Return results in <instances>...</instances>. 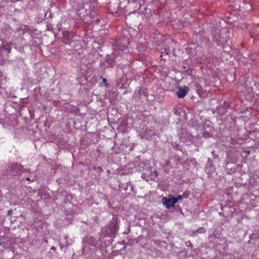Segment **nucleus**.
Returning <instances> with one entry per match:
<instances>
[{"instance_id": "a211bd4d", "label": "nucleus", "mask_w": 259, "mask_h": 259, "mask_svg": "<svg viewBox=\"0 0 259 259\" xmlns=\"http://www.w3.org/2000/svg\"><path fill=\"white\" fill-rule=\"evenodd\" d=\"M7 214L8 215L11 216L13 214V210L11 209L8 211Z\"/></svg>"}, {"instance_id": "423d86ee", "label": "nucleus", "mask_w": 259, "mask_h": 259, "mask_svg": "<svg viewBox=\"0 0 259 259\" xmlns=\"http://www.w3.org/2000/svg\"><path fill=\"white\" fill-rule=\"evenodd\" d=\"M165 200L163 201V204L167 208H170L172 207H174V204L177 203V200L175 199V197L171 196L168 198H164Z\"/></svg>"}, {"instance_id": "5701e85b", "label": "nucleus", "mask_w": 259, "mask_h": 259, "mask_svg": "<svg viewBox=\"0 0 259 259\" xmlns=\"http://www.w3.org/2000/svg\"><path fill=\"white\" fill-rule=\"evenodd\" d=\"M174 1H176L177 3H181L182 1V0H174Z\"/></svg>"}, {"instance_id": "b1692460", "label": "nucleus", "mask_w": 259, "mask_h": 259, "mask_svg": "<svg viewBox=\"0 0 259 259\" xmlns=\"http://www.w3.org/2000/svg\"><path fill=\"white\" fill-rule=\"evenodd\" d=\"M121 188L124 189L125 190H126L127 189V186L121 187Z\"/></svg>"}, {"instance_id": "39448f33", "label": "nucleus", "mask_w": 259, "mask_h": 259, "mask_svg": "<svg viewBox=\"0 0 259 259\" xmlns=\"http://www.w3.org/2000/svg\"><path fill=\"white\" fill-rule=\"evenodd\" d=\"M117 54V53H114V52L111 55H108L106 59V61L104 63H106L105 64L106 67H113L115 61V56Z\"/></svg>"}, {"instance_id": "4be33fe9", "label": "nucleus", "mask_w": 259, "mask_h": 259, "mask_svg": "<svg viewBox=\"0 0 259 259\" xmlns=\"http://www.w3.org/2000/svg\"><path fill=\"white\" fill-rule=\"evenodd\" d=\"M102 78L103 82L105 83L107 81L106 79L103 77H102Z\"/></svg>"}, {"instance_id": "c85d7f7f", "label": "nucleus", "mask_w": 259, "mask_h": 259, "mask_svg": "<svg viewBox=\"0 0 259 259\" xmlns=\"http://www.w3.org/2000/svg\"><path fill=\"white\" fill-rule=\"evenodd\" d=\"M68 238V237H65V239H66Z\"/></svg>"}, {"instance_id": "f257e3e1", "label": "nucleus", "mask_w": 259, "mask_h": 259, "mask_svg": "<svg viewBox=\"0 0 259 259\" xmlns=\"http://www.w3.org/2000/svg\"><path fill=\"white\" fill-rule=\"evenodd\" d=\"M230 32L227 28H223L217 31L214 35L213 41L218 46L224 48L228 45Z\"/></svg>"}, {"instance_id": "aec40b11", "label": "nucleus", "mask_w": 259, "mask_h": 259, "mask_svg": "<svg viewBox=\"0 0 259 259\" xmlns=\"http://www.w3.org/2000/svg\"><path fill=\"white\" fill-rule=\"evenodd\" d=\"M182 196H183V197L187 198L188 196V194H186L185 193H184Z\"/></svg>"}, {"instance_id": "9b49d317", "label": "nucleus", "mask_w": 259, "mask_h": 259, "mask_svg": "<svg viewBox=\"0 0 259 259\" xmlns=\"http://www.w3.org/2000/svg\"><path fill=\"white\" fill-rule=\"evenodd\" d=\"M109 229L110 234H114L118 230V226L116 224L114 223V224H111V225L110 226Z\"/></svg>"}, {"instance_id": "393cba45", "label": "nucleus", "mask_w": 259, "mask_h": 259, "mask_svg": "<svg viewBox=\"0 0 259 259\" xmlns=\"http://www.w3.org/2000/svg\"><path fill=\"white\" fill-rule=\"evenodd\" d=\"M26 180L27 181H30V178H27Z\"/></svg>"}, {"instance_id": "4468645a", "label": "nucleus", "mask_w": 259, "mask_h": 259, "mask_svg": "<svg viewBox=\"0 0 259 259\" xmlns=\"http://www.w3.org/2000/svg\"><path fill=\"white\" fill-rule=\"evenodd\" d=\"M93 169L97 170L100 173H101L103 171L102 168L101 167H94L93 168Z\"/></svg>"}, {"instance_id": "2eb2a0df", "label": "nucleus", "mask_w": 259, "mask_h": 259, "mask_svg": "<svg viewBox=\"0 0 259 259\" xmlns=\"http://www.w3.org/2000/svg\"><path fill=\"white\" fill-rule=\"evenodd\" d=\"M183 198V196L179 195L177 198H175V199L177 200V202L178 201V200H181Z\"/></svg>"}, {"instance_id": "cd10ccee", "label": "nucleus", "mask_w": 259, "mask_h": 259, "mask_svg": "<svg viewBox=\"0 0 259 259\" xmlns=\"http://www.w3.org/2000/svg\"><path fill=\"white\" fill-rule=\"evenodd\" d=\"M250 154V151L247 152V154L249 155Z\"/></svg>"}, {"instance_id": "0eeeda50", "label": "nucleus", "mask_w": 259, "mask_h": 259, "mask_svg": "<svg viewBox=\"0 0 259 259\" xmlns=\"http://www.w3.org/2000/svg\"><path fill=\"white\" fill-rule=\"evenodd\" d=\"M73 38V34L69 31H64L63 34L62 40L66 44H69Z\"/></svg>"}, {"instance_id": "6e6552de", "label": "nucleus", "mask_w": 259, "mask_h": 259, "mask_svg": "<svg viewBox=\"0 0 259 259\" xmlns=\"http://www.w3.org/2000/svg\"><path fill=\"white\" fill-rule=\"evenodd\" d=\"M128 4L132 5L135 10L141 8L143 0H127Z\"/></svg>"}, {"instance_id": "dca6fc26", "label": "nucleus", "mask_w": 259, "mask_h": 259, "mask_svg": "<svg viewBox=\"0 0 259 259\" xmlns=\"http://www.w3.org/2000/svg\"><path fill=\"white\" fill-rule=\"evenodd\" d=\"M186 245L188 247H190L191 248H192V244L190 242V241H188L186 242Z\"/></svg>"}, {"instance_id": "f8f14e48", "label": "nucleus", "mask_w": 259, "mask_h": 259, "mask_svg": "<svg viewBox=\"0 0 259 259\" xmlns=\"http://www.w3.org/2000/svg\"><path fill=\"white\" fill-rule=\"evenodd\" d=\"M85 13L84 9L80 10L77 12V14L79 16V18L83 20L85 19Z\"/></svg>"}, {"instance_id": "bb28decb", "label": "nucleus", "mask_w": 259, "mask_h": 259, "mask_svg": "<svg viewBox=\"0 0 259 259\" xmlns=\"http://www.w3.org/2000/svg\"><path fill=\"white\" fill-rule=\"evenodd\" d=\"M55 249V248L54 247H52V248H51V249H52V250Z\"/></svg>"}, {"instance_id": "a878e982", "label": "nucleus", "mask_w": 259, "mask_h": 259, "mask_svg": "<svg viewBox=\"0 0 259 259\" xmlns=\"http://www.w3.org/2000/svg\"><path fill=\"white\" fill-rule=\"evenodd\" d=\"M211 153H212V154H214V153H215V151H212L211 152Z\"/></svg>"}, {"instance_id": "f03ea898", "label": "nucleus", "mask_w": 259, "mask_h": 259, "mask_svg": "<svg viewBox=\"0 0 259 259\" xmlns=\"http://www.w3.org/2000/svg\"><path fill=\"white\" fill-rule=\"evenodd\" d=\"M128 44V39L127 38L123 37L119 38L114 43V53H117L121 56H123L124 54H127L128 53L127 48Z\"/></svg>"}, {"instance_id": "9d476101", "label": "nucleus", "mask_w": 259, "mask_h": 259, "mask_svg": "<svg viewBox=\"0 0 259 259\" xmlns=\"http://www.w3.org/2000/svg\"><path fill=\"white\" fill-rule=\"evenodd\" d=\"M170 52L169 48H164V50L161 52L160 57L162 60H166L167 58H169L168 54Z\"/></svg>"}, {"instance_id": "20e7f679", "label": "nucleus", "mask_w": 259, "mask_h": 259, "mask_svg": "<svg viewBox=\"0 0 259 259\" xmlns=\"http://www.w3.org/2000/svg\"><path fill=\"white\" fill-rule=\"evenodd\" d=\"M9 168L11 169V171L15 174L21 171H28L27 170H23L22 165L17 163H11L9 166Z\"/></svg>"}, {"instance_id": "7ed1b4c3", "label": "nucleus", "mask_w": 259, "mask_h": 259, "mask_svg": "<svg viewBox=\"0 0 259 259\" xmlns=\"http://www.w3.org/2000/svg\"><path fill=\"white\" fill-rule=\"evenodd\" d=\"M108 9V12L114 15L115 17H119L125 13L124 9L120 7L117 3H110Z\"/></svg>"}, {"instance_id": "c756f323", "label": "nucleus", "mask_w": 259, "mask_h": 259, "mask_svg": "<svg viewBox=\"0 0 259 259\" xmlns=\"http://www.w3.org/2000/svg\"><path fill=\"white\" fill-rule=\"evenodd\" d=\"M256 35H259V33H257L256 34Z\"/></svg>"}, {"instance_id": "6ab92c4d", "label": "nucleus", "mask_w": 259, "mask_h": 259, "mask_svg": "<svg viewBox=\"0 0 259 259\" xmlns=\"http://www.w3.org/2000/svg\"><path fill=\"white\" fill-rule=\"evenodd\" d=\"M209 136V134L208 133H204L203 134V137H208Z\"/></svg>"}, {"instance_id": "412c9836", "label": "nucleus", "mask_w": 259, "mask_h": 259, "mask_svg": "<svg viewBox=\"0 0 259 259\" xmlns=\"http://www.w3.org/2000/svg\"><path fill=\"white\" fill-rule=\"evenodd\" d=\"M153 174L155 175L156 177L158 176V172L157 171H154L153 172Z\"/></svg>"}, {"instance_id": "ddd939ff", "label": "nucleus", "mask_w": 259, "mask_h": 259, "mask_svg": "<svg viewBox=\"0 0 259 259\" xmlns=\"http://www.w3.org/2000/svg\"><path fill=\"white\" fill-rule=\"evenodd\" d=\"M0 50H1L2 51H7V52L8 53H10L11 52V49L9 47H6V46H4L0 48Z\"/></svg>"}, {"instance_id": "1a4fd4ad", "label": "nucleus", "mask_w": 259, "mask_h": 259, "mask_svg": "<svg viewBox=\"0 0 259 259\" xmlns=\"http://www.w3.org/2000/svg\"><path fill=\"white\" fill-rule=\"evenodd\" d=\"M188 92V89L187 87L179 88L178 91L177 92V96L180 98H184Z\"/></svg>"}, {"instance_id": "f3484780", "label": "nucleus", "mask_w": 259, "mask_h": 259, "mask_svg": "<svg viewBox=\"0 0 259 259\" xmlns=\"http://www.w3.org/2000/svg\"><path fill=\"white\" fill-rule=\"evenodd\" d=\"M94 221L95 223L99 224L98 217L97 216H96L94 218Z\"/></svg>"}]
</instances>
